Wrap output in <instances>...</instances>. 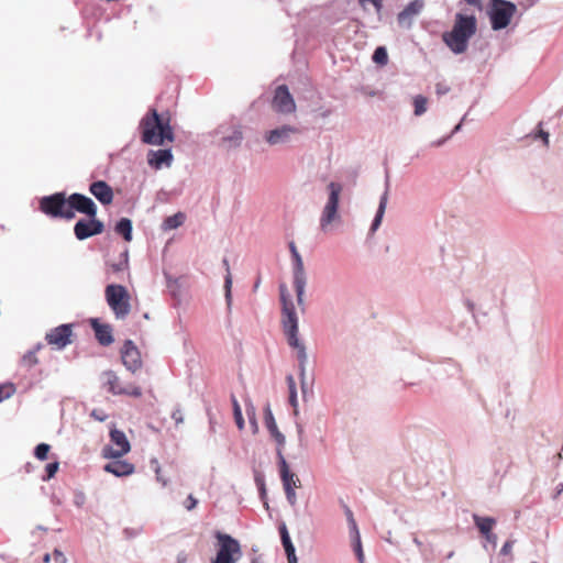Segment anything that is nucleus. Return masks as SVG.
I'll list each match as a JSON object with an SVG mask.
<instances>
[{
  "label": "nucleus",
  "instance_id": "2eb2a0df",
  "mask_svg": "<svg viewBox=\"0 0 563 563\" xmlns=\"http://www.w3.org/2000/svg\"><path fill=\"white\" fill-rule=\"evenodd\" d=\"M300 133V129L294 125H282L265 134V141L269 145L287 144L292 140V136Z\"/></svg>",
  "mask_w": 563,
  "mask_h": 563
},
{
  "label": "nucleus",
  "instance_id": "6e6552de",
  "mask_svg": "<svg viewBox=\"0 0 563 563\" xmlns=\"http://www.w3.org/2000/svg\"><path fill=\"white\" fill-rule=\"evenodd\" d=\"M289 251L292 260V277H294V287L296 291L297 302L303 310V296L307 284V276L303 267V262L301 255L299 254L295 242H289L288 244Z\"/></svg>",
  "mask_w": 563,
  "mask_h": 563
},
{
  "label": "nucleus",
  "instance_id": "a18cd8bd",
  "mask_svg": "<svg viewBox=\"0 0 563 563\" xmlns=\"http://www.w3.org/2000/svg\"><path fill=\"white\" fill-rule=\"evenodd\" d=\"M172 418H173V420L175 421L176 424H180V423L184 422V415H183L181 408L179 406H177L173 410Z\"/></svg>",
  "mask_w": 563,
  "mask_h": 563
},
{
  "label": "nucleus",
  "instance_id": "3c124183",
  "mask_svg": "<svg viewBox=\"0 0 563 563\" xmlns=\"http://www.w3.org/2000/svg\"><path fill=\"white\" fill-rule=\"evenodd\" d=\"M284 490H285V495H286L287 501L291 506H295L296 503H297V497H296L295 488H289V489H284Z\"/></svg>",
  "mask_w": 563,
  "mask_h": 563
},
{
  "label": "nucleus",
  "instance_id": "4be33fe9",
  "mask_svg": "<svg viewBox=\"0 0 563 563\" xmlns=\"http://www.w3.org/2000/svg\"><path fill=\"white\" fill-rule=\"evenodd\" d=\"M89 191L102 205H110L113 200V190L104 180H97L90 184Z\"/></svg>",
  "mask_w": 563,
  "mask_h": 563
},
{
  "label": "nucleus",
  "instance_id": "ea45409f",
  "mask_svg": "<svg viewBox=\"0 0 563 563\" xmlns=\"http://www.w3.org/2000/svg\"><path fill=\"white\" fill-rule=\"evenodd\" d=\"M51 446L46 443H40L35 446L34 455L36 459L44 461L47 459Z\"/></svg>",
  "mask_w": 563,
  "mask_h": 563
},
{
  "label": "nucleus",
  "instance_id": "09e8293b",
  "mask_svg": "<svg viewBox=\"0 0 563 563\" xmlns=\"http://www.w3.org/2000/svg\"><path fill=\"white\" fill-rule=\"evenodd\" d=\"M151 464L154 466V471H155V474H156V479L158 482H161L164 486L166 485V482L162 478V475H161V466L158 464V461L156 459H152L151 460Z\"/></svg>",
  "mask_w": 563,
  "mask_h": 563
},
{
  "label": "nucleus",
  "instance_id": "4468645a",
  "mask_svg": "<svg viewBox=\"0 0 563 563\" xmlns=\"http://www.w3.org/2000/svg\"><path fill=\"white\" fill-rule=\"evenodd\" d=\"M68 202H69V209L73 212L77 211L79 213L86 214L87 217H96L97 216V211H98L97 205L95 203V201L91 198H89L82 194H78V192L71 194L68 197Z\"/></svg>",
  "mask_w": 563,
  "mask_h": 563
},
{
  "label": "nucleus",
  "instance_id": "680f3d73",
  "mask_svg": "<svg viewBox=\"0 0 563 563\" xmlns=\"http://www.w3.org/2000/svg\"><path fill=\"white\" fill-rule=\"evenodd\" d=\"M298 440L300 445H303V427L300 423H296Z\"/></svg>",
  "mask_w": 563,
  "mask_h": 563
},
{
  "label": "nucleus",
  "instance_id": "37998d69",
  "mask_svg": "<svg viewBox=\"0 0 563 563\" xmlns=\"http://www.w3.org/2000/svg\"><path fill=\"white\" fill-rule=\"evenodd\" d=\"M279 296H280V302H282V306L286 305V303H294L289 294H288V289L286 287L285 284H282L279 286Z\"/></svg>",
  "mask_w": 563,
  "mask_h": 563
},
{
  "label": "nucleus",
  "instance_id": "603ef678",
  "mask_svg": "<svg viewBox=\"0 0 563 563\" xmlns=\"http://www.w3.org/2000/svg\"><path fill=\"white\" fill-rule=\"evenodd\" d=\"M255 483L258 487V490H260V494H261V497L264 498L265 497V494H266V488H265V483H264V478L260 475H256L255 476Z\"/></svg>",
  "mask_w": 563,
  "mask_h": 563
},
{
  "label": "nucleus",
  "instance_id": "393cba45",
  "mask_svg": "<svg viewBox=\"0 0 563 563\" xmlns=\"http://www.w3.org/2000/svg\"><path fill=\"white\" fill-rule=\"evenodd\" d=\"M424 7L423 0H413L409 4H407L404 10H401L398 15L397 20L399 24H405L407 21L410 22V20L418 15Z\"/></svg>",
  "mask_w": 563,
  "mask_h": 563
},
{
  "label": "nucleus",
  "instance_id": "9b49d317",
  "mask_svg": "<svg viewBox=\"0 0 563 563\" xmlns=\"http://www.w3.org/2000/svg\"><path fill=\"white\" fill-rule=\"evenodd\" d=\"M272 108L280 114H290L296 111L295 100L286 85H280L275 89Z\"/></svg>",
  "mask_w": 563,
  "mask_h": 563
},
{
  "label": "nucleus",
  "instance_id": "dca6fc26",
  "mask_svg": "<svg viewBox=\"0 0 563 563\" xmlns=\"http://www.w3.org/2000/svg\"><path fill=\"white\" fill-rule=\"evenodd\" d=\"M123 365L128 371L135 373L142 366L141 354L132 340H126L121 351Z\"/></svg>",
  "mask_w": 563,
  "mask_h": 563
},
{
  "label": "nucleus",
  "instance_id": "bf43d9fd",
  "mask_svg": "<svg viewBox=\"0 0 563 563\" xmlns=\"http://www.w3.org/2000/svg\"><path fill=\"white\" fill-rule=\"evenodd\" d=\"M251 563H264L263 559H262V555L257 554V550L254 549V548L252 549Z\"/></svg>",
  "mask_w": 563,
  "mask_h": 563
},
{
  "label": "nucleus",
  "instance_id": "aec40b11",
  "mask_svg": "<svg viewBox=\"0 0 563 563\" xmlns=\"http://www.w3.org/2000/svg\"><path fill=\"white\" fill-rule=\"evenodd\" d=\"M277 464L284 489L296 488L300 483L299 478L290 471L284 453L278 452Z\"/></svg>",
  "mask_w": 563,
  "mask_h": 563
},
{
  "label": "nucleus",
  "instance_id": "1a4fd4ad",
  "mask_svg": "<svg viewBox=\"0 0 563 563\" xmlns=\"http://www.w3.org/2000/svg\"><path fill=\"white\" fill-rule=\"evenodd\" d=\"M327 189L329 191V198L320 218V227L322 230H325V228L332 223L338 216L339 198L343 187L340 183L331 181L327 186Z\"/></svg>",
  "mask_w": 563,
  "mask_h": 563
},
{
  "label": "nucleus",
  "instance_id": "2f4dec72",
  "mask_svg": "<svg viewBox=\"0 0 563 563\" xmlns=\"http://www.w3.org/2000/svg\"><path fill=\"white\" fill-rule=\"evenodd\" d=\"M350 536L352 539L353 551L356 555L358 563H364L365 556H364V552H363V548H362L360 532H357V534H350Z\"/></svg>",
  "mask_w": 563,
  "mask_h": 563
},
{
  "label": "nucleus",
  "instance_id": "c85d7f7f",
  "mask_svg": "<svg viewBox=\"0 0 563 563\" xmlns=\"http://www.w3.org/2000/svg\"><path fill=\"white\" fill-rule=\"evenodd\" d=\"M473 521L479 532L484 536L492 532L496 525V520L493 517H482L479 515H473Z\"/></svg>",
  "mask_w": 563,
  "mask_h": 563
},
{
  "label": "nucleus",
  "instance_id": "20e7f679",
  "mask_svg": "<svg viewBox=\"0 0 563 563\" xmlns=\"http://www.w3.org/2000/svg\"><path fill=\"white\" fill-rule=\"evenodd\" d=\"M517 5L508 0H490L488 4V16L494 31L506 29L515 13Z\"/></svg>",
  "mask_w": 563,
  "mask_h": 563
},
{
  "label": "nucleus",
  "instance_id": "b1692460",
  "mask_svg": "<svg viewBox=\"0 0 563 563\" xmlns=\"http://www.w3.org/2000/svg\"><path fill=\"white\" fill-rule=\"evenodd\" d=\"M90 325L95 331V336L99 344L108 346L113 343L112 328L110 324H102L98 319H91Z\"/></svg>",
  "mask_w": 563,
  "mask_h": 563
},
{
  "label": "nucleus",
  "instance_id": "0e129e2a",
  "mask_svg": "<svg viewBox=\"0 0 563 563\" xmlns=\"http://www.w3.org/2000/svg\"><path fill=\"white\" fill-rule=\"evenodd\" d=\"M176 563H187V554L185 552H179L177 554Z\"/></svg>",
  "mask_w": 563,
  "mask_h": 563
},
{
  "label": "nucleus",
  "instance_id": "6e6d98bb",
  "mask_svg": "<svg viewBox=\"0 0 563 563\" xmlns=\"http://www.w3.org/2000/svg\"><path fill=\"white\" fill-rule=\"evenodd\" d=\"M483 537L486 539V541L488 543H490L493 545V548H496V545H497V536L493 531L487 533V534H484Z\"/></svg>",
  "mask_w": 563,
  "mask_h": 563
},
{
  "label": "nucleus",
  "instance_id": "7ed1b4c3",
  "mask_svg": "<svg viewBox=\"0 0 563 563\" xmlns=\"http://www.w3.org/2000/svg\"><path fill=\"white\" fill-rule=\"evenodd\" d=\"M284 334L286 335L287 343L290 347L298 351H306L305 344L299 340L298 333V317L294 303H286L282 306V320H280Z\"/></svg>",
  "mask_w": 563,
  "mask_h": 563
},
{
  "label": "nucleus",
  "instance_id": "de8ad7c7",
  "mask_svg": "<svg viewBox=\"0 0 563 563\" xmlns=\"http://www.w3.org/2000/svg\"><path fill=\"white\" fill-rule=\"evenodd\" d=\"M126 261H120L119 263H113L110 265V269L113 273H121L128 268Z\"/></svg>",
  "mask_w": 563,
  "mask_h": 563
},
{
  "label": "nucleus",
  "instance_id": "ddd939ff",
  "mask_svg": "<svg viewBox=\"0 0 563 563\" xmlns=\"http://www.w3.org/2000/svg\"><path fill=\"white\" fill-rule=\"evenodd\" d=\"M214 133L217 135H221L219 146L225 150L238 148L242 144L243 132L241 126L225 128L221 125L214 131Z\"/></svg>",
  "mask_w": 563,
  "mask_h": 563
},
{
  "label": "nucleus",
  "instance_id": "49530a36",
  "mask_svg": "<svg viewBox=\"0 0 563 563\" xmlns=\"http://www.w3.org/2000/svg\"><path fill=\"white\" fill-rule=\"evenodd\" d=\"M141 533L140 528H124L123 529V536L125 539H132L137 537Z\"/></svg>",
  "mask_w": 563,
  "mask_h": 563
},
{
  "label": "nucleus",
  "instance_id": "f8f14e48",
  "mask_svg": "<svg viewBox=\"0 0 563 563\" xmlns=\"http://www.w3.org/2000/svg\"><path fill=\"white\" fill-rule=\"evenodd\" d=\"M111 442L114 443L118 449H112L111 446L103 448V456L109 459H119L126 454L130 450V442L126 439V435L123 431L119 429H112L110 431Z\"/></svg>",
  "mask_w": 563,
  "mask_h": 563
},
{
  "label": "nucleus",
  "instance_id": "4c0bfd02",
  "mask_svg": "<svg viewBox=\"0 0 563 563\" xmlns=\"http://www.w3.org/2000/svg\"><path fill=\"white\" fill-rule=\"evenodd\" d=\"M282 544H283V547L285 549L288 563H298L297 562V556H296V553H295V547H294L291 540L285 541Z\"/></svg>",
  "mask_w": 563,
  "mask_h": 563
},
{
  "label": "nucleus",
  "instance_id": "cd10ccee",
  "mask_svg": "<svg viewBox=\"0 0 563 563\" xmlns=\"http://www.w3.org/2000/svg\"><path fill=\"white\" fill-rule=\"evenodd\" d=\"M222 264L227 271V275L224 277V298H225V303H227V307H228V310H231V306H232V275H231V272H230V265H229V261L228 258H223L222 260Z\"/></svg>",
  "mask_w": 563,
  "mask_h": 563
},
{
  "label": "nucleus",
  "instance_id": "412c9836",
  "mask_svg": "<svg viewBox=\"0 0 563 563\" xmlns=\"http://www.w3.org/2000/svg\"><path fill=\"white\" fill-rule=\"evenodd\" d=\"M389 186H390L389 174L386 173L385 190L379 198L378 208H377L376 214H375L373 222L371 224V228H369V234H374L382 224V221H383V218H384V214L386 211L387 202H388Z\"/></svg>",
  "mask_w": 563,
  "mask_h": 563
},
{
  "label": "nucleus",
  "instance_id": "e2e57ef3",
  "mask_svg": "<svg viewBox=\"0 0 563 563\" xmlns=\"http://www.w3.org/2000/svg\"><path fill=\"white\" fill-rule=\"evenodd\" d=\"M289 404L292 408L298 407L297 393H292V395H289Z\"/></svg>",
  "mask_w": 563,
  "mask_h": 563
},
{
  "label": "nucleus",
  "instance_id": "c03bdc74",
  "mask_svg": "<svg viewBox=\"0 0 563 563\" xmlns=\"http://www.w3.org/2000/svg\"><path fill=\"white\" fill-rule=\"evenodd\" d=\"M246 413H247L251 424L255 429H257V422H256V418H255V408L253 407V405L251 402L249 405H246Z\"/></svg>",
  "mask_w": 563,
  "mask_h": 563
},
{
  "label": "nucleus",
  "instance_id": "f03ea898",
  "mask_svg": "<svg viewBox=\"0 0 563 563\" xmlns=\"http://www.w3.org/2000/svg\"><path fill=\"white\" fill-rule=\"evenodd\" d=\"M477 21L475 15L455 14L451 31L444 32L442 40L454 54H463L468 47L470 38L476 33Z\"/></svg>",
  "mask_w": 563,
  "mask_h": 563
},
{
  "label": "nucleus",
  "instance_id": "052dcab7",
  "mask_svg": "<svg viewBox=\"0 0 563 563\" xmlns=\"http://www.w3.org/2000/svg\"><path fill=\"white\" fill-rule=\"evenodd\" d=\"M451 139V135H446L440 140H437L434 142H432L430 145L433 146V147H440L442 146L446 141H449Z\"/></svg>",
  "mask_w": 563,
  "mask_h": 563
},
{
  "label": "nucleus",
  "instance_id": "c9c22d12",
  "mask_svg": "<svg viewBox=\"0 0 563 563\" xmlns=\"http://www.w3.org/2000/svg\"><path fill=\"white\" fill-rule=\"evenodd\" d=\"M415 114L422 115L427 111V98L419 95L413 100Z\"/></svg>",
  "mask_w": 563,
  "mask_h": 563
},
{
  "label": "nucleus",
  "instance_id": "338daca9",
  "mask_svg": "<svg viewBox=\"0 0 563 563\" xmlns=\"http://www.w3.org/2000/svg\"><path fill=\"white\" fill-rule=\"evenodd\" d=\"M539 136L543 140L545 145L549 144V133L548 132H545L543 130H540L539 131Z\"/></svg>",
  "mask_w": 563,
  "mask_h": 563
},
{
  "label": "nucleus",
  "instance_id": "a19ab883",
  "mask_svg": "<svg viewBox=\"0 0 563 563\" xmlns=\"http://www.w3.org/2000/svg\"><path fill=\"white\" fill-rule=\"evenodd\" d=\"M58 467H59L58 462L48 463L45 467V475H43L42 479L49 481L52 477L55 476V474L58 471Z\"/></svg>",
  "mask_w": 563,
  "mask_h": 563
},
{
  "label": "nucleus",
  "instance_id": "13d9d810",
  "mask_svg": "<svg viewBox=\"0 0 563 563\" xmlns=\"http://www.w3.org/2000/svg\"><path fill=\"white\" fill-rule=\"evenodd\" d=\"M279 532H280L282 543H283V542H285V541L290 540V537H289L288 530H287V528H286V526H285V525H283V526L279 528Z\"/></svg>",
  "mask_w": 563,
  "mask_h": 563
},
{
  "label": "nucleus",
  "instance_id": "0eeeda50",
  "mask_svg": "<svg viewBox=\"0 0 563 563\" xmlns=\"http://www.w3.org/2000/svg\"><path fill=\"white\" fill-rule=\"evenodd\" d=\"M219 550L212 563H236L242 556L240 542L230 534L217 532Z\"/></svg>",
  "mask_w": 563,
  "mask_h": 563
},
{
  "label": "nucleus",
  "instance_id": "f3484780",
  "mask_svg": "<svg viewBox=\"0 0 563 563\" xmlns=\"http://www.w3.org/2000/svg\"><path fill=\"white\" fill-rule=\"evenodd\" d=\"M71 324H60L46 333L45 340L49 345H55L62 350L71 343Z\"/></svg>",
  "mask_w": 563,
  "mask_h": 563
},
{
  "label": "nucleus",
  "instance_id": "5fc2aeb1",
  "mask_svg": "<svg viewBox=\"0 0 563 563\" xmlns=\"http://www.w3.org/2000/svg\"><path fill=\"white\" fill-rule=\"evenodd\" d=\"M197 504L198 500L192 495H189L185 503V507L187 508V510H192L197 506Z\"/></svg>",
  "mask_w": 563,
  "mask_h": 563
},
{
  "label": "nucleus",
  "instance_id": "4d7b16f0",
  "mask_svg": "<svg viewBox=\"0 0 563 563\" xmlns=\"http://www.w3.org/2000/svg\"><path fill=\"white\" fill-rule=\"evenodd\" d=\"M53 556H54V561L56 563H65L66 562V558H65L64 553L59 550H55L53 553Z\"/></svg>",
  "mask_w": 563,
  "mask_h": 563
},
{
  "label": "nucleus",
  "instance_id": "6ab92c4d",
  "mask_svg": "<svg viewBox=\"0 0 563 563\" xmlns=\"http://www.w3.org/2000/svg\"><path fill=\"white\" fill-rule=\"evenodd\" d=\"M147 164L158 170L163 167H170L174 161V155L170 148L150 150L146 155Z\"/></svg>",
  "mask_w": 563,
  "mask_h": 563
},
{
  "label": "nucleus",
  "instance_id": "864d4df0",
  "mask_svg": "<svg viewBox=\"0 0 563 563\" xmlns=\"http://www.w3.org/2000/svg\"><path fill=\"white\" fill-rule=\"evenodd\" d=\"M86 496L82 492H77L74 496V504L77 507H81L85 504Z\"/></svg>",
  "mask_w": 563,
  "mask_h": 563
},
{
  "label": "nucleus",
  "instance_id": "7c9ffc66",
  "mask_svg": "<svg viewBox=\"0 0 563 563\" xmlns=\"http://www.w3.org/2000/svg\"><path fill=\"white\" fill-rule=\"evenodd\" d=\"M186 216L183 212H177L173 216L167 217L162 224V229L165 231L175 230L184 224Z\"/></svg>",
  "mask_w": 563,
  "mask_h": 563
},
{
  "label": "nucleus",
  "instance_id": "bb28decb",
  "mask_svg": "<svg viewBox=\"0 0 563 563\" xmlns=\"http://www.w3.org/2000/svg\"><path fill=\"white\" fill-rule=\"evenodd\" d=\"M103 385L108 387V391L113 395L122 394V388L119 384V377L113 371H106L102 373Z\"/></svg>",
  "mask_w": 563,
  "mask_h": 563
},
{
  "label": "nucleus",
  "instance_id": "8fccbe9b",
  "mask_svg": "<svg viewBox=\"0 0 563 563\" xmlns=\"http://www.w3.org/2000/svg\"><path fill=\"white\" fill-rule=\"evenodd\" d=\"M515 540H507L504 545L501 547L500 549V554L501 555H508L511 553V550H512V547L515 544Z\"/></svg>",
  "mask_w": 563,
  "mask_h": 563
},
{
  "label": "nucleus",
  "instance_id": "e433bc0d",
  "mask_svg": "<svg viewBox=\"0 0 563 563\" xmlns=\"http://www.w3.org/2000/svg\"><path fill=\"white\" fill-rule=\"evenodd\" d=\"M344 512H345L346 520L349 523L350 534H357V532H360V531H358V528H357V525L354 519L352 510L347 506H344Z\"/></svg>",
  "mask_w": 563,
  "mask_h": 563
},
{
  "label": "nucleus",
  "instance_id": "5701e85b",
  "mask_svg": "<svg viewBox=\"0 0 563 563\" xmlns=\"http://www.w3.org/2000/svg\"><path fill=\"white\" fill-rule=\"evenodd\" d=\"M297 360H298V369H299V378H300L302 399L305 401H307L308 397L312 395L311 386L308 384L307 377H306V365L308 362L307 351H298Z\"/></svg>",
  "mask_w": 563,
  "mask_h": 563
},
{
  "label": "nucleus",
  "instance_id": "79ce46f5",
  "mask_svg": "<svg viewBox=\"0 0 563 563\" xmlns=\"http://www.w3.org/2000/svg\"><path fill=\"white\" fill-rule=\"evenodd\" d=\"M122 390H124V391H122L121 395H129V396H133L135 398L142 396V389L139 386L130 385V386L123 387Z\"/></svg>",
  "mask_w": 563,
  "mask_h": 563
},
{
  "label": "nucleus",
  "instance_id": "a211bd4d",
  "mask_svg": "<svg viewBox=\"0 0 563 563\" xmlns=\"http://www.w3.org/2000/svg\"><path fill=\"white\" fill-rule=\"evenodd\" d=\"M264 422H265V426H266L271 437L275 440V442L277 444L276 457H278V452L284 453L286 438L279 431L277 423L275 421L274 415L272 412L271 406L268 404L264 408Z\"/></svg>",
  "mask_w": 563,
  "mask_h": 563
},
{
  "label": "nucleus",
  "instance_id": "9d476101",
  "mask_svg": "<svg viewBox=\"0 0 563 563\" xmlns=\"http://www.w3.org/2000/svg\"><path fill=\"white\" fill-rule=\"evenodd\" d=\"M103 231V222L96 217L79 219L74 225V234L79 241H84L91 236L101 234Z\"/></svg>",
  "mask_w": 563,
  "mask_h": 563
},
{
  "label": "nucleus",
  "instance_id": "69168bd1",
  "mask_svg": "<svg viewBox=\"0 0 563 563\" xmlns=\"http://www.w3.org/2000/svg\"><path fill=\"white\" fill-rule=\"evenodd\" d=\"M449 91V88L442 84H438L437 85V92L439 95H443V93H446Z\"/></svg>",
  "mask_w": 563,
  "mask_h": 563
},
{
  "label": "nucleus",
  "instance_id": "423d86ee",
  "mask_svg": "<svg viewBox=\"0 0 563 563\" xmlns=\"http://www.w3.org/2000/svg\"><path fill=\"white\" fill-rule=\"evenodd\" d=\"M106 300L118 319H124L131 310L130 295L122 285L110 284L104 290Z\"/></svg>",
  "mask_w": 563,
  "mask_h": 563
},
{
  "label": "nucleus",
  "instance_id": "72a5a7b5",
  "mask_svg": "<svg viewBox=\"0 0 563 563\" xmlns=\"http://www.w3.org/2000/svg\"><path fill=\"white\" fill-rule=\"evenodd\" d=\"M372 59L377 65L385 66L388 63V54L385 46H378L375 48Z\"/></svg>",
  "mask_w": 563,
  "mask_h": 563
},
{
  "label": "nucleus",
  "instance_id": "c756f323",
  "mask_svg": "<svg viewBox=\"0 0 563 563\" xmlns=\"http://www.w3.org/2000/svg\"><path fill=\"white\" fill-rule=\"evenodd\" d=\"M132 221L128 218H121L114 227L117 234L121 235L126 242L132 241Z\"/></svg>",
  "mask_w": 563,
  "mask_h": 563
},
{
  "label": "nucleus",
  "instance_id": "f257e3e1",
  "mask_svg": "<svg viewBox=\"0 0 563 563\" xmlns=\"http://www.w3.org/2000/svg\"><path fill=\"white\" fill-rule=\"evenodd\" d=\"M139 129L145 144L162 146L166 141L173 142L175 139L169 113L159 114L155 108H151L141 119Z\"/></svg>",
  "mask_w": 563,
  "mask_h": 563
},
{
  "label": "nucleus",
  "instance_id": "58836bf2",
  "mask_svg": "<svg viewBox=\"0 0 563 563\" xmlns=\"http://www.w3.org/2000/svg\"><path fill=\"white\" fill-rule=\"evenodd\" d=\"M14 391H15V388H14L13 384H10V383L1 384L0 385V402L10 398Z\"/></svg>",
  "mask_w": 563,
  "mask_h": 563
},
{
  "label": "nucleus",
  "instance_id": "f704fd0d",
  "mask_svg": "<svg viewBox=\"0 0 563 563\" xmlns=\"http://www.w3.org/2000/svg\"><path fill=\"white\" fill-rule=\"evenodd\" d=\"M42 347L41 344H37L35 350L29 351L23 355L22 362L27 365L29 367H32L37 364L38 360L36 357V351H38Z\"/></svg>",
  "mask_w": 563,
  "mask_h": 563
},
{
  "label": "nucleus",
  "instance_id": "39448f33",
  "mask_svg": "<svg viewBox=\"0 0 563 563\" xmlns=\"http://www.w3.org/2000/svg\"><path fill=\"white\" fill-rule=\"evenodd\" d=\"M40 209L51 218H63L66 220L75 218V212L70 211L68 198H66L65 192H55L49 196H44L40 200Z\"/></svg>",
  "mask_w": 563,
  "mask_h": 563
},
{
  "label": "nucleus",
  "instance_id": "774afa93",
  "mask_svg": "<svg viewBox=\"0 0 563 563\" xmlns=\"http://www.w3.org/2000/svg\"><path fill=\"white\" fill-rule=\"evenodd\" d=\"M286 383H287V386L290 387V386H295L296 385V382H295V378L292 375H287L286 376Z\"/></svg>",
  "mask_w": 563,
  "mask_h": 563
},
{
  "label": "nucleus",
  "instance_id": "473e14b6",
  "mask_svg": "<svg viewBox=\"0 0 563 563\" xmlns=\"http://www.w3.org/2000/svg\"><path fill=\"white\" fill-rule=\"evenodd\" d=\"M231 401H232V406H233V416H234L236 427L240 430H243L244 429V419L242 416L241 406L234 395L231 396Z\"/></svg>",
  "mask_w": 563,
  "mask_h": 563
},
{
  "label": "nucleus",
  "instance_id": "a878e982",
  "mask_svg": "<svg viewBox=\"0 0 563 563\" xmlns=\"http://www.w3.org/2000/svg\"><path fill=\"white\" fill-rule=\"evenodd\" d=\"M104 471L118 477L128 476L134 473V465L126 461H113L104 465Z\"/></svg>",
  "mask_w": 563,
  "mask_h": 563
}]
</instances>
